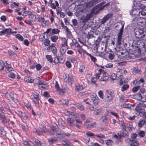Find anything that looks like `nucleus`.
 <instances>
[{
	"label": "nucleus",
	"mask_w": 146,
	"mask_h": 146,
	"mask_svg": "<svg viewBox=\"0 0 146 146\" xmlns=\"http://www.w3.org/2000/svg\"><path fill=\"white\" fill-rule=\"evenodd\" d=\"M78 51L79 54H80L81 56L84 55V52H85V51L83 49L80 47H79L78 49Z\"/></svg>",
	"instance_id": "obj_36"
},
{
	"label": "nucleus",
	"mask_w": 146,
	"mask_h": 146,
	"mask_svg": "<svg viewBox=\"0 0 146 146\" xmlns=\"http://www.w3.org/2000/svg\"><path fill=\"white\" fill-rule=\"evenodd\" d=\"M95 123H91L88 125V128L89 129L95 127Z\"/></svg>",
	"instance_id": "obj_49"
},
{
	"label": "nucleus",
	"mask_w": 146,
	"mask_h": 146,
	"mask_svg": "<svg viewBox=\"0 0 146 146\" xmlns=\"http://www.w3.org/2000/svg\"><path fill=\"white\" fill-rule=\"evenodd\" d=\"M126 128H127L129 130L132 131V129H133V127L132 123H127L126 125Z\"/></svg>",
	"instance_id": "obj_34"
},
{
	"label": "nucleus",
	"mask_w": 146,
	"mask_h": 146,
	"mask_svg": "<svg viewBox=\"0 0 146 146\" xmlns=\"http://www.w3.org/2000/svg\"><path fill=\"white\" fill-rule=\"evenodd\" d=\"M140 71V69L137 67H136L133 68L132 72L133 74H136L139 73Z\"/></svg>",
	"instance_id": "obj_31"
},
{
	"label": "nucleus",
	"mask_w": 146,
	"mask_h": 146,
	"mask_svg": "<svg viewBox=\"0 0 146 146\" xmlns=\"http://www.w3.org/2000/svg\"><path fill=\"white\" fill-rule=\"evenodd\" d=\"M16 37L19 40L21 41H23L24 38L20 34H17L15 35Z\"/></svg>",
	"instance_id": "obj_48"
},
{
	"label": "nucleus",
	"mask_w": 146,
	"mask_h": 146,
	"mask_svg": "<svg viewBox=\"0 0 146 146\" xmlns=\"http://www.w3.org/2000/svg\"><path fill=\"white\" fill-rule=\"evenodd\" d=\"M24 80L25 82L29 83H32L34 81L32 77H30L28 76H26L24 78Z\"/></svg>",
	"instance_id": "obj_22"
},
{
	"label": "nucleus",
	"mask_w": 146,
	"mask_h": 146,
	"mask_svg": "<svg viewBox=\"0 0 146 146\" xmlns=\"http://www.w3.org/2000/svg\"><path fill=\"white\" fill-rule=\"evenodd\" d=\"M135 110L139 112V113H141L143 115V117L144 119H145V121H146V113L144 112V110L143 109H142L139 110V108L138 107H136L135 108Z\"/></svg>",
	"instance_id": "obj_17"
},
{
	"label": "nucleus",
	"mask_w": 146,
	"mask_h": 146,
	"mask_svg": "<svg viewBox=\"0 0 146 146\" xmlns=\"http://www.w3.org/2000/svg\"><path fill=\"white\" fill-rule=\"evenodd\" d=\"M0 134L3 136H5L6 134V132L4 130L3 127L1 126H0Z\"/></svg>",
	"instance_id": "obj_40"
},
{
	"label": "nucleus",
	"mask_w": 146,
	"mask_h": 146,
	"mask_svg": "<svg viewBox=\"0 0 146 146\" xmlns=\"http://www.w3.org/2000/svg\"><path fill=\"white\" fill-rule=\"evenodd\" d=\"M59 103L60 104L67 105L68 104V101L67 100L62 99L59 101Z\"/></svg>",
	"instance_id": "obj_33"
},
{
	"label": "nucleus",
	"mask_w": 146,
	"mask_h": 146,
	"mask_svg": "<svg viewBox=\"0 0 146 146\" xmlns=\"http://www.w3.org/2000/svg\"><path fill=\"white\" fill-rule=\"evenodd\" d=\"M143 96L140 93L137 94L135 95V97L136 99L139 100H141V101L144 102L146 101V98L145 97H143Z\"/></svg>",
	"instance_id": "obj_16"
},
{
	"label": "nucleus",
	"mask_w": 146,
	"mask_h": 146,
	"mask_svg": "<svg viewBox=\"0 0 146 146\" xmlns=\"http://www.w3.org/2000/svg\"><path fill=\"white\" fill-rule=\"evenodd\" d=\"M129 85L127 84H124L121 88V90L122 91H124L127 90L129 88Z\"/></svg>",
	"instance_id": "obj_39"
},
{
	"label": "nucleus",
	"mask_w": 146,
	"mask_h": 146,
	"mask_svg": "<svg viewBox=\"0 0 146 146\" xmlns=\"http://www.w3.org/2000/svg\"><path fill=\"white\" fill-rule=\"evenodd\" d=\"M127 79H125L122 76H121L120 78V80L119 81V85L121 86L123 83H126L127 82Z\"/></svg>",
	"instance_id": "obj_24"
},
{
	"label": "nucleus",
	"mask_w": 146,
	"mask_h": 146,
	"mask_svg": "<svg viewBox=\"0 0 146 146\" xmlns=\"http://www.w3.org/2000/svg\"><path fill=\"white\" fill-rule=\"evenodd\" d=\"M33 95L34 98L32 99L33 102L37 106L38 105L39 94L36 92L33 93Z\"/></svg>",
	"instance_id": "obj_12"
},
{
	"label": "nucleus",
	"mask_w": 146,
	"mask_h": 146,
	"mask_svg": "<svg viewBox=\"0 0 146 146\" xmlns=\"http://www.w3.org/2000/svg\"><path fill=\"white\" fill-rule=\"evenodd\" d=\"M63 41H64L63 43L62 44V47L67 46V40L65 38H63Z\"/></svg>",
	"instance_id": "obj_58"
},
{
	"label": "nucleus",
	"mask_w": 146,
	"mask_h": 146,
	"mask_svg": "<svg viewBox=\"0 0 146 146\" xmlns=\"http://www.w3.org/2000/svg\"><path fill=\"white\" fill-rule=\"evenodd\" d=\"M145 123V121L142 120L140 121L138 123V126L139 127H141L142 125H144Z\"/></svg>",
	"instance_id": "obj_43"
},
{
	"label": "nucleus",
	"mask_w": 146,
	"mask_h": 146,
	"mask_svg": "<svg viewBox=\"0 0 146 146\" xmlns=\"http://www.w3.org/2000/svg\"><path fill=\"white\" fill-rule=\"evenodd\" d=\"M143 28L138 27L134 29V34L136 38L144 40L146 37L145 32L143 31Z\"/></svg>",
	"instance_id": "obj_2"
},
{
	"label": "nucleus",
	"mask_w": 146,
	"mask_h": 146,
	"mask_svg": "<svg viewBox=\"0 0 146 146\" xmlns=\"http://www.w3.org/2000/svg\"><path fill=\"white\" fill-rule=\"evenodd\" d=\"M46 58L50 63H52V58L51 55H47L46 56Z\"/></svg>",
	"instance_id": "obj_37"
},
{
	"label": "nucleus",
	"mask_w": 146,
	"mask_h": 146,
	"mask_svg": "<svg viewBox=\"0 0 146 146\" xmlns=\"http://www.w3.org/2000/svg\"><path fill=\"white\" fill-rule=\"evenodd\" d=\"M132 22L134 24L141 26L142 28H146V20L143 17H137L133 18Z\"/></svg>",
	"instance_id": "obj_3"
},
{
	"label": "nucleus",
	"mask_w": 146,
	"mask_h": 146,
	"mask_svg": "<svg viewBox=\"0 0 146 146\" xmlns=\"http://www.w3.org/2000/svg\"><path fill=\"white\" fill-rule=\"evenodd\" d=\"M58 38V36H51L50 39L52 41L54 42H56Z\"/></svg>",
	"instance_id": "obj_41"
},
{
	"label": "nucleus",
	"mask_w": 146,
	"mask_h": 146,
	"mask_svg": "<svg viewBox=\"0 0 146 146\" xmlns=\"http://www.w3.org/2000/svg\"><path fill=\"white\" fill-rule=\"evenodd\" d=\"M50 44V41L48 39L46 40L44 42V45L46 46H48Z\"/></svg>",
	"instance_id": "obj_52"
},
{
	"label": "nucleus",
	"mask_w": 146,
	"mask_h": 146,
	"mask_svg": "<svg viewBox=\"0 0 146 146\" xmlns=\"http://www.w3.org/2000/svg\"><path fill=\"white\" fill-rule=\"evenodd\" d=\"M127 132L125 129H123V130L120 132L119 134L118 133V135H117L115 134L113 137H126L127 136Z\"/></svg>",
	"instance_id": "obj_14"
},
{
	"label": "nucleus",
	"mask_w": 146,
	"mask_h": 146,
	"mask_svg": "<svg viewBox=\"0 0 146 146\" xmlns=\"http://www.w3.org/2000/svg\"><path fill=\"white\" fill-rule=\"evenodd\" d=\"M60 32V30L57 29H52V32L53 34H58Z\"/></svg>",
	"instance_id": "obj_46"
},
{
	"label": "nucleus",
	"mask_w": 146,
	"mask_h": 146,
	"mask_svg": "<svg viewBox=\"0 0 146 146\" xmlns=\"http://www.w3.org/2000/svg\"><path fill=\"white\" fill-rule=\"evenodd\" d=\"M106 143L108 145H111L113 144V141L111 140L108 139L106 141Z\"/></svg>",
	"instance_id": "obj_55"
},
{
	"label": "nucleus",
	"mask_w": 146,
	"mask_h": 146,
	"mask_svg": "<svg viewBox=\"0 0 146 146\" xmlns=\"http://www.w3.org/2000/svg\"><path fill=\"white\" fill-rule=\"evenodd\" d=\"M141 1H146V0H134L133 6L130 12V15L132 16H138L139 14H137V12H139L138 11L140 9L144 8L145 6L144 5L140 3Z\"/></svg>",
	"instance_id": "obj_1"
},
{
	"label": "nucleus",
	"mask_w": 146,
	"mask_h": 146,
	"mask_svg": "<svg viewBox=\"0 0 146 146\" xmlns=\"http://www.w3.org/2000/svg\"><path fill=\"white\" fill-rule=\"evenodd\" d=\"M95 0H90L88 1H82L79 5L83 8V9L90 8L95 4Z\"/></svg>",
	"instance_id": "obj_5"
},
{
	"label": "nucleus",
	"mask_w": 146,
	"mask_h": 146,
	"mask_svg": "<svg viewBox=\"0 0 146 146\" xmlns=\"http://www.w3.org/2000/svg\"><path fill=\"white\" fill-rule=\"evenodd\" d=\"M138 134L140 137H143L145 135L144 131H140L138 133Z\"/></svg>",
	"instance_id": "obj_61"
},
{
	"label": "nucleus",
	"mask_w": 146,
	"mask_h": 146,
	"mask_svg": "<svg viewBox=\"0 0 146 146\" xmlns=\"http://www.w3.org/2000/svg\"><path fill=\"white\" fill-rule=\"evenodd\" d=\"M86 108L88 109H89L90 111H93L94 109V107L92 105L90 104L88 102H86Z\"/></svg>",
	"instance_id": "obj_27"
},
{
	"label": "nucleus",
	"mask_w": 146,
	"mask_h": 146,
	"mask_svg": "<svg viewBox=\"0 0 146 146\" xmlns=\"http://www.w3.org/2000/svg\"><path fill=\"white\" fill-rule=\"evenodd\" d=\"M138 40H136L134 41L135 44L136 45V47L139 48V49H142V50H144L145 51V45L144 42V40L141 39H138Z\"/></svg>",
	"instance_id": "obj_6"
},
{
	"label": "nucleus",
	"mask_w": 146,
	"mask_h": 146,
	"mask_svg": "<svg viewBox=\"0 0 146 146\" xmlns=\"http://www.w3.org/2000/svg\"><path fill=\"white\" fill-rule=\"evenodd\" d=\"M33 141L38 146H41V144L40 143V141L38 139H34V140H33Z\"/></svg>",
	"instance_id": "obj_50"
},
{
	"label": "nucleus",
	"mask_w": 146,
	"mask_h": 146,
	"mask_svg": "<svg viewBox=\"0 0 146 146\" xmlns=\"http://www.w3.org/2000/svg\"><path fill=\"white\" fill-rule=\"evenodd\" d=\"M56 134L57 135H59V136L60 137H65L66 136H70V134L64 133L62 131H58L57 132Z\"/></svg>",
	"instance_id": "obj_20"
},
{
	"label": "nucleus",
	"mask_w": 146,
	"mask_h": 146,
	"mask_svg": "<svg viewBox=\"0 0 146 146\" xmlns=\"http://www.w3.org/2000/svg\"><path fill=\"white\" fill-rule=\"evenodd\" d=\"M140 88V86H135L132 89V91L133 92H137L138 90Z\"/></svg>",
	"instance_id": "obj_60"
},
{
	"label": "nucleus",
	"mask_w": 146,
	"mask_h": 146,
	"mask_svg": "<svg viewBox=\"0 0 146 146\" xmlns=\"http://www.w3.org/2000/svg\"><path fill=\"white\" fill-rule=\"evenodd\" d=\"M66 50V48H63V47L60 48V51L62 55H63L65 54Z\"/></svg>",
	"instance_id": "obj_44"
},
{
	"label": "nucleus",
	"mask_w": 146,
	"mask_h": 146,
	"mask_svg": "<svg viewBox=\"0 0 146 146\" xmlns=\"http://www.w3.org/2000/svg\"><path fill=\"white\" fill-rule=\"evenodd\" d=\"M91 98L95 106L98 105L99 102V98L96 94H93L91 96Z\"/></svg>",
	"instance_id": "obj_9"
},
{
	"label": "nucleus",
	"mask_w": 146,
	"mask_h": 146,
	"mask_svg": "<svg viewBox=\"0 0 146 146\" xmlns=\"http://www.w3.org/2000/svg\"><path fill=\"white\" fill-rule=\"evenodd\" d=\"M132 105L128 103L126 104L125 103L123 104L122 106L123 108H130L131 107Z\"/></svg>",
	"instance_id": "obj_47"
},
{
	"label": "nucleus",
	"mask_w": 146,
	"mask_h": 146,
	"mask_svg": "<svg viewBox=\"0 0 146 146\" xmlns=\"http://www.w3.org/2000/svg\"><path fill=\"white\" fill-rule=\"evenodd\" d=\"M136 137H131L128 138L126 137L125 139V141L128 143H130V146H139V143L135 139Z\"/></svg>",
	"instance_id": "obj_7"
},
{
	"label": "nucleus",
	"mask_w": 146,
	"mask_h": 146,
	"mask_svg": "<svg viewBox=\"0 0 146 146\" xmlns=\"http://www.w3.org/2000/svg\"><path fill=\"white\" fill-rule=\"evenodd\" d=\"M55 5L54 3H52L50 5V7L53 9H55L56 7L59 6V4L57 1H55Z\"/></svg>",
	"instance_id": "obj_32"
},
{
	"label": "nucleus",
	"mask_w": 146,
	"mask_h": 146,
	"mask_svg": "<svg viewBox=\"0 0 146 146\" xmlns=\"http://www.w3.org/2000/svg\"><path fill=\"white\" fill-rule=\"evenodd\" d=\"M107 114L108 115L110 113L114 116L115 117L116 119H118L119 117V115L118 114L115 112L113 111H111L110 110H107Z\"/></svg>",
	"instance_id": "obj_25"
},
{
	"label": "nucleus",
	"mask_w": 146,
	"mask_h": 146,
	"mask_svg": "<svg viewBox=\"0 0 146 146\" xmlns=\"http://www.w3.org/2000/svg\"><path fill=\"white\" fill-rule=\"evenodd\" d=\"M110 3H108L101 7H99V5L95 6L92 9L90 13L92 14V15L94 14L96 15L98 14L101 10L104 9H106V7L107 8V7L109 6Z\"/></svg>",
	"instance_id": "obj_4"
},
{
	"label": "nucleus",
	"mask_w": 146,
	"mask_h": 146,
	"mask_svg": "<svg viewBox=\"0 0 146 146\" xmlns=\"http://www.w3.org/2000/svg\"><path fill=\"white\" fill-rule=\"evenodd\" d=\"M66 121L69 125L72 126L73 125L74 120L73 119L70 118H68Z\"/></svg>",
	"instance_id": "obj_26"
},
{
	"label": "nucleus",
	"mask_w": 146,
	"mask_h": 146,
	"mask_svg": "<svg viewBox=\"0 0 146 146\" xmlns=\"http://www.w3.org/2000/svg\"><path fill=\"white\" fill-rule=\"evenodd\" d=\"M21 116L24 119L26 120H28V119L27 116L25 115L24 113L21 112Z\"/></svg>",
	"instance_id": "obj_62"
},
{
	"label": "nucleus",
	"mask_w": 146,
	"mask_h": 146,
	"mask_svg": "<svg viewBox=\"0 0 146 146\" xmlns=\"http://www.w3.org/2000/svg\"><path fill=\"white\" fill-rule=\"evenodd\" d=\"M85 53L87 55H88L90 56V57L91 58V59L92 61H93L94 62H96L97 61V59H96V58L90 54L88 53L86 51H85Z\"/></svg>",
	"instance_id": "obj_30"
},
{
	"label": "nucleus",
	"mask_w": 146,
	"mask_h": 146,
	"mask_svg": "<svg viewBox=\"0 0 146 146\" xmlns=\"http://www.w3.org/2000/svg\"><path fill=\"white\" fill-rule=\"evenodd\" d=\"M0 120L3 123H7V120L5 115L4 112L0 113Z\"/></svg>",
	"instance_id": "obj_19"
},
{
	"label": "nucleus",
	"mask_w": 146,
	"mask_h": 146,
	"mask_svg": "<svg viewBox=\"0 0 146 146\" xmlns=\"http://www.w3.org/2000/svg\"><path fill=\"white\" fill-rule=\"evenodd\" d=\"M5 34H10L11 33V29H4Z\"/></svg>",
	"instance_id": "obj_54"
},
{
	"label": "nucleus",
	"mask_w": 146,
	"mask_h": 146,
	"mask_svg": "<svg viewBox=\"0 0 146 146\" xmlns=\"http://www.w3.org/2000/svg\"><path fill=\"white\" fill-rule=\"evenodd\" d=\"M108 115V114H107V112L106 111L105 114L102 115L100 118V120L106 124L109 121V119L107 117Z\"/></svg>",
	"instance_id": "obj_13"
},
{
	"label": "nucleus",
	"mask_w": 146,
	"mask_h": 146,
	"mask_svg": "<svg viewBox=\"0 0 146 146\" xmlns=\"http://www.w3.org/2000/svg\"><path fill=\"white\" fill-rule=\"evenodd\" d=\"M137 14H139L138 15H141L142 16H145L146 14V11H145L144 10H141V11L137 12Z\"/></svg>",
	"instance_id": "obj_45"
},
{
	"label": "nucleus",
	"mask_w": 146,
	"mask_h": 146,
	"mask_svg": "<svg viewBox=\"0 0 146 146\" xmlns=\"http://www.w3.org/2000/svg\"><path fill=\"white\" fill-rule=\"evenodd\" d=\"M9 76L13 79L15 78V74L13 72H10L9 74Z\"/></svg>",
	"instance_id": "obj_59"
},
{
	"label": "nucleus",
	"mask_w": 146,
	"mask_h": 146,
	"mask_svg": "<svg viewBox=\"0 0 146 146\" xmlns=\"http://www.w3.org/2000/svg\"><path fill=\"white\" fill-rule=\"evenodd\" d=\"M69 60L72 63L76 64L77 62V58L71 57L70 58Z\"/></svg>",
	"instance_id": "obj_35"
},
{
	"label": "nucleus",
	"mask_w": 146,
	"mask_h": 146,
	"mask_svg": "<svg viewBox=\"0 0 146 146\" xmlns=\"http://www.w3.org/2000/svg\"><path fill=\"white\" fill-rule=\"evenodd\" d=\"M66 29H65L66 34L67 36L70 38L72 37V35L68 27H66Z\"/></svg>",
	"instance_id": "obj_29"
},
{
	"label": "nucleus",
	"mask_w": 146,
	"mask_h": 146,
	"mask_svg": "<svg viewBox=\"0 0 146 146\" xmlns=\"http://www.w3.org/2000/svg\"><path fill=\"white\" fill-rule=\"evenodd\" d=\"M23 143L25 146H31L33 144L31 141L23 140Z\"/></svg>",
	"instance_id": "obj_28"
},
{
	"label": "nucleus",
	"mask_w": 146,
	"mask_h": 146,
	"mask_svg": "<svg viewBox=\"0 0 146 146\" xmlns=\"http://www.w3.org/2000/svg\"><path fill=\"white\" fill-rule=\"evenodd\" d=\"M117 75L115 73H113L111 74V78L113 80H115L116 78Z\"/></svg>",
	"instance_id": "obj_64"
},
{
	"label": "nucleus",
	"mask_w": 146,
	"mask_h": 146,
	"mask_svg": "<svg viewBox=\"0 0 146 146\" xmlns=\"http://www.w3.org/2000/svg\"><path fill=\"white\" fill-rule=\"evenodd\" d=\"M92 16V14L90 13L87 14L85 16H83L82 17L81 19L83 20L82 23H85L88 20L90 19Z\"/></svg>",
	"instance_id": "obj_15"
},
{
	"label": "nucleus",
	"mask_w": 146,
	"mask_h": 146,
	"mask_svg": "<svg viewBox=\"0 0 146 146\" xmlns=\"http://www.w3.org/2000/svg\"><path fill=\"white\" fill-rule=\"evenodd\" d=\"M52 52L53 53L54 55H56L57 52H56V47H53V48H50Z\"/></svg>",
	"instance_id": "obj_57"
},
{
	"label": "nucleus",
	"mask_w": 146,
	"mask_h": 146,
	"mask_svg": "<svg viewBox=\"0 0 146 146\" xmlns=\"http://www.w3.org/2000/svg\"><path fill=\"white\" fill-rule=\"evenodd\" d=\"M66 65L68 68H70L72 67V65L70 62L68 61H67L66 62Z\"/></svg>",
	"instance_id": "obj_51"
},
{
	"label": "nucleus",
	"mask_w": 146,
	"mask_h": 146,
	"mask_svg": "<svg viewBox=\"0 0 146 146\" xmlns=\"http://www.w3.org/2000/svg\"><path fill=\"white\" fill-rule=\"evenodd\" d=\"M39 128L41 131H37L36 129L35 128L33 129V131L37 134L38 135L40 136L41 135L42 133H45L46 132V128L42 125H39Z\"/></svg>",
	"instance_id": "obj_10"
},
{
	"label": "nucleus",
	"mask_w": 146,
	"mask_h": 146,
	"mask_svg": "<svg viewBox=\"0 0 146 146\" xmlns=\"http://www.w3.org/2000/svg\"><path fill=\"white\" fill-rule=\"evenodd\" d=\"M102 111V109L101 108L98 109L94 111V114L96 115H98Z\"/></svg>",
	"instance_id": "obj_42"
},
{
	"label": "nucleus",
	"mask_w": 146,
	"mask_h": 146,
	"mask_svg": "<svg viewBox=\"0 0 146 146\" xmlns=\"http://www.w3.org/2000/svg\"><path fill=\"white\" fill-rule=\"evenodd\" d=\"M86 86V85L83 84L80 85L79 84H78L76 86V90L78 91H81L85 88Z\"/></svg>",
	"instance_id": "obj_18"
},
{
	"label": "nucleus",
	"mask_w": 146,
	"mask_h": 146,
	"mask_svg": "<svg viewBox=\"0 0 146 146\" xmlns=\"http://www.w3.org/2000/svg\"><path fill=\"white\" fill-rule=\"evenodd\" d=\"M57 140L56 137L54 138H49L48 140V142L51 144H52L53 143L56 142Z\"/></svg>",
	"instance_id": "obj_38"
},
{
	"label": "nucleus",
	"mask_w": 146,
	"mask_h": 146,
	"mask_svg": "<svg viewBox=\"0 0 146 146\" xmlns=\"http://www.w3.org/2000/svg\"><path fill=\"white\" fill-rule=\"evenodd\" d=\"M109 78L108 74L107 73H103L102 77L101 78V81H104L107 80Z\"/></svg>",
	"instance_id": "obj_23"
},
{
	"label": "nucleus",
	"mask_w": 146,
	"mask_h": 146,
	"mask_svg": "<svg viewBox=\"0 0 146 146\" xmlns=\"http://www.w3.org/2000/svg\"><path fill=\"white\" fill-rule=\"evenodd\" d=\"M77 107L81 110H84V108L83 107L82 105L80 104H78L77 105Z\"/></svg>",
	"instance_id": "obj_53"
},
{
	"label": "nucleus",
	"mask_w": 146,
	"mask_h": 146,
	"mask_svg": "<svg viewBox=\"0 0 146 146\" xmlns=\"http://www.w3.org/2000/svg\"><path fill=\"white\" fill-rule=\"evenodd\" d=\"M35 68H36L37 70L39 71L41 69L42 66L40 64H36L35 65Z\"/></svg>",
	"instance_id": "obj_56"
},
{
	"label": "nucleus",
	"mask_w": 146,
	"mask_h": 146,
	"mask_svg": "<svg viewBox=\"0 0 146 146\" xmlns=\"http://www.w3.org/2000/svg\"><path fill=\"white\" fill-rule=\"evenodd\" d=\"M114 96L113 92L110 91L106 90V96L105 98V102H108L111 101Z\"/></svg>",
	"instance_id": "obj_8"
},
{
	"label": "nucleus",
	"mask_w": 146,
	"mask_h": 146,
	"mask_svg": "<svg viewBox=\"0 0 146 146\" xmlns=\"http://www.w3.org/2000/svg\"><path fill=\"white\" fill-rule=\"evenodd\" d=\"M87 136H95L96 137H105V136L103 135L102 136L100 135L95 134L94 133H92L90 132H87L86 133Z\"/></svg>",
	"instance_id": "obj_21"
},
{
	"label": "nucleus",
	"mask_w": 146,
	"mask_h": 146,
	"mask_svg": "<svg viewBox=\"0 0 146 146\" xmlns=\"http://www.w3.org/2000/svg\"><path fill=\"white\" fill-rule=\"evenodd\" d=\"M74 76L71 74H69L68 77H66L64 79V80L66 83L69 84H72L73 81Z\"/></svg>",
	"instance_id": "obj_11"
},
{
	"label": "nucleus",
	"mask_w": 146,
	"mask_h": 146,
	"mask_svg": "<svg viewBox=\"0 0 146 146\" xmlns=\"http://www.w3.org/2000/svg\"><path fill=\"white\" fill-rule=\"evenodd\" d=\"M98 94L99 96L102 99L103 98L104 94L102 91H100L98 92Z\"/></svg>",
	"instance_id": "obj_63"
}]
</instances>
